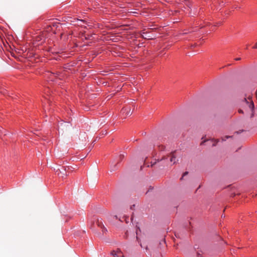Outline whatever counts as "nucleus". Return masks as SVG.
I'll return each instance as SVG.
<instances>
[{
  "label": "nucleus",
  "mask_w": 257,
  "mask_h": 257,
  "mask_svg": "<svg viewBox=\"0 0 257 257\" xmlns=\"http://www.w3.org/2000/svg\"><path fill=\"white\" fill-rule=\"evenodd\" d=\"M56 77V76L55 73H51L50 74V76L49 77V79L50 81H53L55 80V78Z\"/></svg>",
  "instance_id": "obj_6"
},
{
  "label": "nucleus",
  "mask_w": 257,
  "mask_h": 257,
  "mask_svg": "<svg viewBox=\"0 0 257 257\" xmlns=\"http://www.w3.org/2000/svg\"><path fill=\"white\" fill-rule=\"evenodd\" d=\"M156 163V162H154L153 164H152V166L155 165Z\"/></svg>",
  "instance_id": "obj_14"
},
{
  "label": "nucleus",
  "mask_w": 257,
  "mask_h": 257,
  "mask_svg": "<svg viewBox=\"0 0 257 257\" xmlns=\"http://www.w3.org/2000/svg\"><path fill=\"white\" fill-rule=\"evenodd\" d=\"M249 107L251 108L252 109L253 108V107H254V104H253L252 101L251 102V104L249 105Z\"/></svg>",
  "instance_id": "obj_8"
},
{
  "label": "nucleus",
  "mask_w": 257,
  "mask_h": 257,
  "mask_svg": "<svg viewBox=\"0 0 257 257\" xmlns=\"http://www.w3.org/2000/svg\"><path fill=\"white\" fill-rule=\"evenodd\" d=\"M188 174V172H185V173H183V176H182V177L181 178V179L182 180V179H183V178L184 176H186Z\"/></svg>",
  "instance_id": "obj_9"
},
{
  "label": "nucleus",
  "mask_w": 257,
  "mask_h": 257,
  "mask_svg": "<svg viewBox=\"0 0 257 257\" xmlns=\"http://www.w3.org/2000/svg\"><path fill=\"white\" fill-rule=\"evenodd\" d=\"M236 60H240V58H237L235 59Z\"/></svg>",
  "instance_id": "obj_13"
},
{
  "label": "nucleus",
  "mask_w": 257,
  "mask_h": 257,
  "mask_svg": "<svg viewBox=\"0 0 257 257\" xmlns=\"http://www.w3.org/2000/svg\"><path fill=\"white\" fill-rule=\"evenodd\" d=\"M113 251H112L111 252V255H112L114 257H117V255H114V254L113 253Z\"/></svg>",
  "instance_id": "obj_10"
},
{
  "label": "nucleus",
  "mask_w": 257,
  "mask_h": 257,
  "mask_svg": "<svg viewBox=\"0 0 257 257\" xmlns=\"http://www.w3.org/2000/svg\"><path fill=\"white\" fill-rule=\"evenodd\" d=\"M97 225L98 226H99L100 227L102 228V231L103 232L107 231L106 229L105 228L103 224H102V222L101 220H99V219H98L97 221Z\"/></svg>",
  "instance_id": "obj_4"
},
{
  "label": "nucleus",
  "mask_w": 257,
  "mask_h": 257,
  "mask_svg": "<svg viewBox=\"0 0 257 257\" xmlns=\"http://www.w3.org/2000/svg\"><path fill=\"white\" fill-rule=\"evenodd\" d=\"M231 136H226L224 138H222V140L223 141H226V139H228V138H231Z\"/></svg>",
  "instance_id": "obj_7"
},
{
  "label": "nucleus",
  "mask_w": 257,
  "mask_h": 257,
  "mask_svg": "<svg viewBox=\"0 0 257 257\" xmlns=\"http://www.w3.org/2000/svg\"><path fill=\"white\" fill-rule=\"evenodd\" d=\"M175 152H173L170 154V162H173V164H175L177 162L176 160V157L175 155Z\"/></svg>",
  "instance_id": "obj_3"
},
{
  "label": "nucleus",
  "mask_w": 257,
  "mask_h": 257,
  "mask_svg": "<svg viewBox=\"0 0 257 257\" xmlns=\"http://www.w3.org/2000/svg\"><path fill=\"white\" fill-rule=\"evenodd\" d=\"M113 253L114 255H117V257H124L122 252L120 249H117L116 251L113 250Z\"/></svg>",
  "instance_id": "obj_5"
},
{
  "label": "nucleus",
  "mask_w": 257,
  "mask_h": 257,
  "mask_svg": "<svg viewBox=\"0 0 257 257\" xmlns=\"http://www.w3.org/2000/svg\"><path fill=\"white\" fill-rule=\"evenodd\" d=\"M121 112L125 116L130 115L132 113V112H131V109L130 107L123 108L121 109Z\"/></svg>",
  "instance_id": "obj_2"
},
{
  "label": "nucleus",
  "mask_w": 257,
  "mask_h": 257,
  "mask_svg": "<svg viewBox=\"0 0 257 257\" xmlns=\"http://www.w3.org/2000/svg\"><path fill=\"white\" fill-rule=\"evenodd\" d=\"M254 49H257V43L255 44V45L253 47Z\"/></svg>",
  "instance_id": "obj_11"
},
{
  "label": "nucleus",
  "mask_w": 257,
  "mask_h": 257,
  "mask_svg": "<svg viewBox=\"0 0 257 257\" xmlns=\"http://www.w3.org/2000/svg\"><path fill=\"white\" fill-rule=\"evenodd\" d=\"M167 158L166 157H164L162 158V159L161 160H164V159H166Z\"/></svg>",
  "instance_id": "obj_12"
},
{
  "label": "nucleus",
  "mask_w": 257,
  "mask_h": 257,
  "mask_svg": "<svg viewBox=\"0 0 257 257\" xmlns=\"http://www.w3.org/2000/svg\"><path fill=\"white\" fill-rule=\"evenodd\" d=\"M239 112L240 113H242V111L241 110H239Z\"/></svg>",
  "instance_id": "obj_16"
},
{
  "label": "nucleus",
  "mask_w": 257,
  "mask_h": 257,
  "mask_svg": "<svg viewBox=\"0 0 257 257\" xmlns=\"http://www.w3.org/2000/svg\"><path fill=\"white\" fill-rule=\"evenodd\" d=\"M69 170H70V168L69 167H67V168H62V170H60V169H58L56 170V173L57 174L58 176H59L61 178H64L68 176V174H67V171H69Z\"/></svg>",
  "instance_id": "obj_1"
},
{
  "label": "nucleus",
  "mask_w": 257,
  "mask_h": 257,
  "mask_svg": "<svg viewBox=\"0 0 257 257\" xmlns=\"http://www.w3.org/2000/svg\"><path fill=\"white\" fill-rule=\"evenodd\" d=\"M255 95H256V97L257 98V89H256V92H255Z\"/></svg>",
  "instance_id": "obj_15"
}]
</instances>
